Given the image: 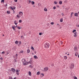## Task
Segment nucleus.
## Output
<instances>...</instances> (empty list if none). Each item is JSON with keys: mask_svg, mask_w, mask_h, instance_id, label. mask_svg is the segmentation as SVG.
<instances>
[{"mask_svg": "<svg viewBox=\"0 0 79 79\" xmlns=\"http://www.w3.org/2000/svg\"><path fill=\"white\" fill-rule=\"evenodd\" d=\"M22 61L23 65H27L28 64L27 62H26V59H22Z\"/></svg>", "mask_w": 79, "mask_h": 79, "instance_id": "1", "label": "nucleus"}, {"mask_svg": "<svg viewBox=\"0 0 79 79\" xmlns=\"http://www.w3.org/2000/svg\"><path fill=\"white\" fill-rule=\"evenodd\" d=\"M44 47L46 48H49V44L48 43H46L44 44Z\"/></svg>", "mask_w": 79, "mask_h": 79, "instance_id": "2", "label": "nucleus"}, {"mask_svg": "<svg viewBox=\"0 0 79 79\" xmlns=\"http://www.w3.org/2000/svg\"><path fill=\"white\" fill-rule=\"evenodd\" d=\"M48 68L47 67H46L44 68V71L46 72L47 71H48Z\"/></svg>", "mask_w": 79, "mask_h": 79, "instance_id": "3", "label": "nucleus"}, {"mask_svg": "<svg viewBox=\"0 0 79 79\" xmlns=\"http://www.w3.org/2000/svg\"><path fill=\"white\" fill-rule=\"evenodd\" d=\"M74 64H72L71 65V68L72 69L73 68H74Z\"/></svg>", "mask_w": 79, "mask_h": 79, "instance_id": "4", "label": "nucleus"}, {"mask_svg": "<svg viewBox=\"0 0 79 79\" xmlns=\"http://www.w3.org/2000/svg\"><path fill=\"white\" fill-rule=\"evenodd\" d=\"M15 71L16 73V74H17V75H18V76L19 75V70H18V69H16L15 70Z\"/></svg>", "mask_w": 79, "mask_h": 79, "instance_id": "5", "label": "nucleus"}, {"mask_svg": "<svg viewBox=\"0 0 79 79\" xmlns=\"http://www.w3.org/2000/svg\"><path fill=\"white\" fill-rule=\"evenodd\" d=\"M11 69L12 71V72H13V73H15V69H13V68H12Z\"/></svg>", "mask_w": 79, "mask_h": 79, "instance_id": "6", "label": "nucleus"}, {"mask_svg": "<svg viewBox=\"0 0 79 79\" xmlns=\"http://www.w3.org/2000/svg\"><path fill=\"white\" fill-rule=\"evenodd\" d=\"M27 63H28L27 64L30 63L31 64H32V61L31 60H30L28 62H27Z\"/></svg>", "mask_w": 79, "mask_h": 79, "instance_id": "7", "label": "nucleus"}, {"mask_svg": "<svg viewBox=\"0 0 79 79\" xmlns=\"http://www.w3.org/2000/svg\"><path fill=\"white\" fill-rule=\"evenodd\" d=\"M44 76V74L43 73H42L40 74V77H42Z\"/></svg>", "mask_w": 79, "mask_h": 79, "instance_id": "8", "label": "nucleus"}, {"mask_svg": "<svg viewBox=\"0 0 79 79\" xmlns=\"http://www.w3.org/2000/svg\"><path fill=\"white\" fill-rule=\"evenodd\" d=\"M74 35H73L74 37H77V32H76L75 33H74Z\"/></svg>", "mask_w": 79, "mask_h": 79, "instance_id": "9", "label": "nucleus"}, {"mask_svg": "<svg viewBox=\"0 0 79 79\" xmlns=\"http://www.w3.org/2000/svg\"><path fill=\"white\" fill-rule=\"evenodd\" d=\"M74 16H77V17L78 16V14H77V13H75Z\"/></svg>", "mask_w": 79, "mask_h": 79, "instance_id": "10", "label": "nucleus"}, {"mask_svg": "<svg viewBox=\"0 0 79 79\" xmlns=\"http://www.w3.org/2000/svg\"><path fill=\"white\" fill-rule=\"evenodd\" d=\"M34 58L35 59H38V57H37V56H34Z\"/></svg>", "mask_w": 79, "mask_h": 79, "instance_id": "11", "label": "nucleus"}, {"mask_svg": "<svg viewBox=\"0 0 79 79\" xmlns=\"http://www.w3.org/2000/svg\"><path fill=\"white\" fill-rule=\"evenodd\" d=\"M75 55L76 56H77L78 55V53L77 52H76L75 53Z\"/></svg>", "mask_w": 79, "mask_h": 79, "instance_id": "12", "label": "nucleus"}, {"mask_svg": "<svg viewBox=\"0 0 79 79\" xmlns=\"http://www.w3.org/2000/svg\"><path fill=\"white\" fill-rule=\"evenodd\" d=\"M40 72L39 71L37 73V75H40Z\"/></svg>", "mask_w": 79, "mask_h": 79, "instance_id": "13", "label": "nucleus"}, {"mask_svg": "<svg viewBox=\"0 0 79 79\" xmlns=\"http://www.w3.org/2000/svg\"><path fill=\"white\" fill-rule=\"evenodd\" d=\"M77 50V47H74V51H76Z\"/></svg>", "mask_w": 79, "mask_h": 79, "instance_id": "14", "label": "nucleus"}, {"mask_svg": "<svg viewBox=\"0 0 79 79\" xmlns=\"http://www.w3.org/2000/svg\"><path fill=\"white\" fill-rule=\"evenodd\" d=\"M19 15H23V12H19Z\"/></svg>", "mask_w": 79, "mask_h": 79, "instance_id": "15", "label": "nucleus"}, {"mask_svg": "<svg viewBox=\"0 0 79 79\" xmlns=\"http://www.w3.org/2000/svg\"><path fill=\"white\" fill-rule=\"evenodd\" d=\"M17 23V22L16 21V20H15L14 22V24H15V25H17L18 23Z\"/></svg>", "mask_w": 79, "mask_h": 79, "instance_id": "16", "label": "nucleus"}, {"mask_svg": "<svg viewBox=\"0 0 79 79\" xmlns=\"http://www.w3.org/2000/svg\"><path fill=\"white\" fill-rule=\"evenodd\" d=\"M28 74L30 76H31V72L30 71L28 72Z\"/></svg>", "mask_w": 79, "mask_h": 79, "instance_id": "17", "label": "nucleus"}, {"mask_svg": "<svg viewBox=\"0 0 79 79\" xmlns=\"http://www.w3.org/2000/svg\"><path fill=\"white\" fill-rule=\"evenodd\" d=\"M31 4L32 5H34L35 4V2H34V1H32L31 2Z\"/></svg>", "mask_w": 79, "mask_h": 79, "instance_id": "18", "label": "nucleus"}, {"mask_svg": "<svg viewBox=\"0 0 79 79\" xmlns=\"http://www.w3.org/2000/svg\"><path fill=\"white\" fill-rule=\"evenodd\" d=\"M29 68H33V66L31 65H29Z\"/></svg>", "mask_w": 79, "mask_h": 79, "instance_id": "19", "label": "nucleus"}, {"mask_svg": "<svg viewBox=\"0 0 79 79\" xmlns=\"http://www.w3.org/2000/svg\"><path fill=\"white\" fill-rule=\"evenodd\" d=\"M27 52L28 53H30V50H29V49L27 50Z\"/></svg>", "mask_w": 79, "mask_h": 79, "instance_id": "20", "label": "nucleus"}, {"mask_svg": "<svg viewBox=\"0 0 79 79\" xmlns=\"http://www.w3.org/2000/svg\"><path fill=\"white\" fill-rule=\"evenodd\" d=\"M19 42L18 41H16L15 42V44H18Z\"/></svg>", "mask_w": 79, "mask_h": 79, "instance_id": "21", "label": "nucleus"}, {"mask_svg": "<svg viewBox=\"0 0 79 79\" xmlns=\"http://www.w3.org/2000/svg\"><path fill=\"white\" fill-rule=\"evenodd\" d=\"M44 11H47V8H45L44 9Z\"/></svg>", "mask_w": 79, "mask_h": 79, "instance_id": "22", "label": "nucleus"}, {"mask_svg": "<svg viewBox=\"0 0 79 79\" xmlns=\"http://www.w3.org/2000/svg\"><path fill=\"white\" fill-rule=\"evenodd\" d=\"M59 4L60 5H61V4H62V2L61 1H60L59 2Z\"/></svg>", "mask_w": 79, "mask_h": 79, "instance_id": "23", "label": "nucleus"}, {"mask_svg": "<svg viewBox=\"0 0 79 79\" xmlns=\"http://www.w3.org/2000/svg\"><path fill=\"white\" fill-rule=\"evenodd\" d=\"M31 50H34V47H31Z\"/></svg>", "mask_w": 79, "mask_h": 79, "instance_id": "24", "label": "nucleus"}, {"mask_svg": "<svg viewBox=\"0 0 79 79\" xmlns=\"http://www.w3.org/2000/svg\"><path fill=\"white\" fill-rule=\"evenodd\" d=\"M64 60H66L67 59V56H64Z\"/></svg>", "mask_w": 79, "mask_h": 79, "instance_id": "25", "label": "nucleus"}, {"mask_svg": "<svg viewBox=\"0 0 79 79\" xmlns=\"http://www.w3.org/2000/svg\"><path fill=\"white\" fill-rule=\"evenodd\" d=\"M7 14H10V11H7Z\"/></svg>", "mask_w": 79, "mask_h": 79, "instance_id": "26", "label": "nucleus"}, {"mask_svg": "<svg viewBox=\"0 0 79 79\" xmlns=\"http://www.w3.org/2000/svg\"><path fill=\"white\" fill-rule=\"evenodd\" d=\"M63 19H60V22H63Z\"/></svg>", "mask_w": 79, "mask_h": 79, "instance_id": "27", "label": "nucleus"}, {"mask_svg": "<svg viewBox=\"0 0 79 79\" xmlns=\"http://www.w3.org/2000/svg\"><path fill=\"white\" fill-rule=\"evenodd\" d=\"M12 29H14V30H15V27H12Z\"/></svg>", "mask_w": 79, "mask_h": 79, "instance_id": "28", "label": "nucleus"}, {"mask_svg": "<svg viewBox=\"0 0 79 79\" xmlns=\"http://www.w3.org/2000/svg\"><path fill=\"white\" fill-rule=\"evenodd\" d=\"M50 24H52V25H53L54 24V22H51L50 23Z\"/></svg>", "mask_w": 79, "mask_h": 79, "instance_id": "29", "label": "nucleus"}, {"mask_svg": "<svg viewBox=\"0 0 79 79\" xmlns=\"http://www.w3.org/2000/svg\"><path fill=\"white\" fill-rule=\"evenodd\" d=\"M73 78L74 79H77V78L76 76H75L74 77H73Z\"/></svg>", "mask_w": 79, "mask_h": 79, "instance_id": "30", "label": "nucleus"}, {"mask_svg": "<svg viewBox=\"0 0 79 79\" xmlns=\"http://www.w3.org/2000/svg\"><path fill=\"white\" fill-rule=\"evenodd\" d=\"M19 45H21V41H20L19 43Z\"/></svg>", "mask_w": 79, "mask_h": 79, "instance_id": "31", "label": "nucleus"}, {"mask_svg": "<svg viewBox=\"0 0 79 79\" xmlns=\"http://www.w3.org/2000/svg\"><path fill=\"white\" fill-rule=\"evenodd\" d=\"M4 2V0H2L1 1V3Z\"/></svg>", "mask_w": 79, "mask_h": 79, "instance_id": "32", "label": "nucleus"}, {"mask_svg": "<svg viewBox=\"0 0 79 79\" xmlns=\"http://www.w3.org/2000/svg\"><path fill=\"white\" fill-rule=\"evenodd\" d=\"M56 6H54L53 8V10H55V9H56Z\"/></svg>", "mask_w": 79, "mask_h": 79, "instance_id": "33", "label": "nucleus"}, {"mask_svg": "<svg viewBox=\"0 0 79 79\" xmlns=\"http://www.w3.org/2000/svg\"><path fill=\"white\" fill-rule=\"evenodd\" d=\"M76 30H74L73 31V32H76Z\"/></svg>", "mask_w": 79, "mask_h": 79, "instance_id": "34", "label": "nucleus"}, {"mask_svg": "<svg viewBox=\"0 0 79 79\" xmlns=\"http://www.w3.org/2000/svg\"><path fill=\"white\" fill-rule=\"evenodd\" d=\"M22 21L21 20H19V22L20 23H21Z\"/></svg>", "mask_w": 79, "mask_h": 79, "instance_id": "35", "label": "nucleus"}, {"mask_svg": "<svg viewBox=\"0 0 79 79\" xmlns=\"http://www.w3.org/2000/svg\"><path fill=\"white\" fill-rule=\"evenodd\" d=\"M29 3H28V4H30V3H31V1H29Z\"/></svg>", "mask_w": 79, "mask_h": 79, "instance_id": "36", "label": "nucleus"}, {"mask_svg": "<svg viewBox=\"0 0 79 79\" xmlns=\"http://www.w3.org/2000/svg\"><path fill=\"white\" fill-rule=\"evenodd\" d=\"M60 44H61V45H63V42H62V41H61L60 42Z\"/></svg>", "mask_w": 79, "mask_h": 79, "instance_id": "37", "label": "nucleus"}, {"mask_svg": "<svg viewBox=\"0 0 79 79\" xmlns=\"http://www.w3.org/2000/svg\"><path fill=\"white\" fill-rule=\"evenodd\" d=\"M19 15H17V17H18V18H20V16H19Z\"/></svg>", "mask_w": 79, "mask_h": 79, "instance_id": "38", "label": "nucleus"}, {"mask_svg": "<svg viewBox=\"0 0 79 79\" xmlns=\"http://www.w3.org/2000/svg\"><path fill=\"white\" fill-rule=\"evenodd\" d=\"M73 12H72L71 13V17H72V15H73Z\"/></svg>", "mask_w": 79, "mask_h": 79, "instance_id": "39", "label": "nucleus"}, {"mask_svg": "<svg viewBox=\"0 0 79 79\" xmlns=\"http://www.w3.org/2000/svg\"><path fill=\"white\" fill-rule=\"evenodd\" d=\"M20 53H23V51H21L20 52Z\"/></svg>", "mask_w": 79, "mask_h": 79, "instance_id": "40", "label": "nucleus"}, {"mask_svg": "<svg viewBox=\"0 0 79 79\" xmlns=\"http://www.w3.org/2000/svg\"><path fill=\"white\" fill-rule=\"evenodd\" d=\"M9 79H13V78L12 77H9Z\"/></svg>", "mask_w": 79, "mask_h": 79, "instance_id": "41", "label": "nucleus"}, {"mask_svg": "<svg viewBox=\"0 0 79 79\" xmlns=\"http://www.w3.org/2000/svg\"><path fill=\"white\" fill-rule=\"evenodd\" d=\"M52 66H54V64H51Z\"/></svg>", "mask_w": 79, "mask_h": 79, "instance_id": "42", "label": "nucleus"}, {"mask_svg": "<svg viewBox=\"0 0 79 79\" xmlns=\"http://www.w3.org/2000/svg\"><path fill=\"white\" fill-rule=\"evenodd\" d=\"M39 35H42V33H40Z\"/></svg>", "mask_w": 79, "mask_h": 79, "instance_id": "43", "label": "nucleus"}, {"mask_svg": "<svg viewBox=\"0 0 79 79\" xmlns=\"http://www.w3.org/2000/svg\"><path fill=\"white\" fill-rule=\"evenodd\" d=\"M15 2H18V0H14Z\"/></svg>", "mask_w": 79, "mask_h": 79, "instance_id": "44", "label": "nucleus"}, {"mask_svg": "<svg viewBox=\"0 0 79 79\" xmlns=\"http://www.w3.org/2000/svg\"><path fill=\"white\" fill-rule=\"evenodd\" d=\"M54 3H55V4H57V2H56V1H55Z\"/></svg>", "mask_w": 79, "mask_h": 79, "instance_id": "45", "label": "nucleus"}, {"mask_svg": "<svg viewBox=\"0 0 79 79\" xmlns=\"http://www.w3.org/2000/svg\"><path fill=\"white\" fill-rule=\"evenodd\" d=\"M17 28H18V29H20V27H17Z\"/></svg>", "mask_w": 79, "mask_h": 79, "instance_id": "46", "label": "nucleus"}, {"mask_svg": "<svg viewBox=\"0 0 79 79\" xmlns=\"http://www.w3.org/2000/svg\"><path fill=\"white\" fill-rule=\"evenodd\" d=\"M0 59L1 60H3V58L2 57H1L0 58Z\"/></svg>", "mask_w": 79, "mask_h": 79, "instance_id": "47", "label": "nucleus"}, {"mask_svg": "<svg viewBox=\"0 0 79 79\" xmlns=\"http://www.w3.org/2000/svg\"><path fill=\"white\" fill-rule=\"evenodd\" d=\"M3 54H5V52H2V54H3Z\"/></svg>", "mask_w": 79, "mask_h": 79, "instance_id": "48", "label": "nucleus"}, {"mask_svg": "<svg viewBox=\"0 0 79 79\" xmlns=\"http://www.w3.org/2000/svg\"><path fill=\"white\" fill-rule=\"evenodd\" d=\"M12 10H13V13H15V10H14V9H12Z\"/></svg>", "mask_w": 79, "mask_h": 79, "instance_id": "49", "label": "nucleus"}, {"mask_svg": "<svg viewBox=\"0 0 79 79\" xmlns=\"http://www.w3.org/2000/svg\"><path fill=\"white\" fill-rule=\"evenodd\" d=\"M61 15H62V16H64V15L63 13L61 14Z\"/></svg>", "mask_w": 79, "mask_h": 79, "instance_id": "50", "label": "nucleus"}, {"mask_svg": "<svg viewBox=\"0 0 79 79\" xmlns=\"http://www.w3.org/2000/svg\"><path fill=\"white\" fill-rule=\"evenodd\" d=\"M10 8L11 9H12V10H13V8H12V7H10Z\"/></svg>", "mask_w": 79, "mask_h": 79, "instance_id": "51", "label": "nucleus"}, {"mask_svg": "<svg viewBox=\"0 0 79 79\" xmlns=\"http://www.w3.org/2000/svg\"><path fill=\"white\" fill-rule=\"evenodd\" d=\"M14 10H15V9H16V7H15L14 8H13V9Z\"/></svg>", "mask_w": 79, "mask_h": 79, "instance_id": "52", "label": "nucleus"}, {"mask_svg": "<svg viewBox=\"0 0 79 79\" xmlns=\"http://www.w3.org/2000/svg\"><path fill=\"white\" fill-rule=\"evenodd\" d=\"M15 56H16L17 57L18 56V54H16Z\"/></svg>", "mask_w": 79, "mask_h": 79, "instance_id": "53", "label": "nucleus"}, {"mask_svg": "<svg viewBox=\"0 0 79 79\" xmlns=\"http://www.w3.org/2000/svg\"><path fill=\"white\" fill-rule=\"evenodd\" d=\"M34 53H35V54H36V53H37V52H36V51H35L34 52Z\"/></svg>", "mask_w": 79, "mask_h": 79, "instance_id": "54", "label": "nucleus"}, {"mask_svg": "<svg viewBox=\"0 0 79 79\" xmlns=\"http://www.w3.org/2000/svg\"><path fill=\"white\" fill-rule=\"evenodd\" d=\"M66 2H67V1H65L64 3H66Z\"/></svg>", "mask_w": 79, "mask_h": 79, "instance_id": "55", "label": "nucleus"}, {"mask_svg": "<svg viewBox=\"0 0 79 79\" xmlns=\"http://www.w3.org/2000/svg\"><path fill=\"white\" fill-rule=\"evenodd\" d=\"M5 5L6 6H7V4H6Z\"/></svg>", "mask_w": 79, "mask_h": 79, "instance_id": "56", "label": "nucleus"}, {"mask_svg": "<svg viewBox=\"0 0 79 79\" xmlns=\"http://www.w3.org/2000/svg\"><path fill=\"white\" fill-rule=\"evenodd\" d=\"M15 62H16V60H15Z\"/></svg>", "mask_w": 79, "mask_h": 79, "instance_id": "57", "label": "nucleus"}, {"mask_svg": "<svg viewBox=\"0 0 79 79\" xmlns=\"http://www.w3.org/2000/svg\"><path fill=\"white\" fill-rule=\"evenodd\" d=\"M16 77H15V78H14V79H16Z\"/></svg>", "mask_w": 79, "mask_h": 79, "instance_id": "58", "label": "nucleus"}, {"mask_svg": "<svg viewBox=\"0 0 79 79\" xmlns=\"http://www.w3.org/2000/svg\"><path fill=\"white\" fill-rule=\"evenodd\" d=\"M23 37V35L21 36V38H22V37Z\"/></svg>", "mask_w": 79, "mask_h": 79, "instance_id": "59", "label": "nucleus"}, {"mask_svg": "<svg viewBox=\"0 0 79 79\" xmlns=\"http://www.w3.org/2000/svg\"><path fill=\"white\" fill-rule=\"evenodd\" d=\"M57 25H58V26H60V25L59 24H57Z\"/></svg>", "mask_w": 79, "mask_h": 79, "instance_id": "60", "label": "nucleus"}, {"mask_svg": "<svg viewBox=\"0 0 79 79\" xmlns=\"http://www.w3.org/2000/svg\"><path fill=\"white\" fill-rule=\"evenodd\" d=\"M78 58H79V54L78 55Z\"/></svg>", "mask_w": 79, "mask_h": 79, "instance_id": "61", "label": "nucleus"}, {"mask_svg": "<svg viewBox=\"0 0 79 79\" xmlns=\"http://www.w3.org/2000/svg\"><path fill=\"white\" fill-rule=\"evenodd\" d=\"M65 54L66 55H67V53H65Z\"/></svg>", "mask_w": 79, "mask_h": 79, "instance_id": "62", "label": "nucleus"}, {"mask_svg": "<svg viewBox=\"0 0 79 79\" xmlns=\"http://www.w3.org/2000/svg\"><path fill=\"white\" fill-rule=\"evenodd\" d=\"M78 27H79V25H78Z\"/></svg>", "mask_w": 79, "mask_h": 79, "instance_id": "63", "label": "nucleus"}, {"mask_svg": "<svg viewBox=\"0 0 79 79\" xmlns=\"http://www.w3.org/2000/svg\"><path fill=\"white\" fill-rule=\"evenodd\" d=\"M78 14H79V12H78Z\"/></svg>", "mask_w": 79, "mask_h": 79, "instance_id": "64", "label": "nucleus"}]
</instances>
